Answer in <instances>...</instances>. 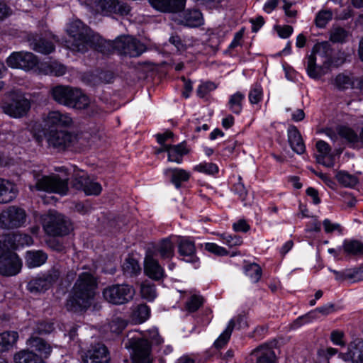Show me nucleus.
<instances>
[{
  "label": "nucleus",
  "mask_w": 363,
  "mask_h": 363,
  "mask_svg": "<svg viewBox=\"0 0 363 363\" xmlns=\"http://www.w3.org/2000/svg\"><path fill=\"white\" fill-rule=\"evenodd\" d=\"M328 46L326 43L317 44L314 46L312 53L308 57L306 72L311 78L318 79L325 74L323 67L316 65V56L320 55V52L328 50Z\"/></svg>",
  "instance_id": "nucleus-17"
},
{
  "label": "nucleus",
  "mask_w": 363,
  "mask_h": 363,
  "mask_svg": "<svg viewBox=\"0 0 363 363\" xmlns=\"http://www.w3.org/2000/svg\"><path fill=\"white\" fill-rule=\"evenodd\" d=\"M315 146L318 151L317 162L327 167H333L334 166V156L331 153L330 145L323 140H318Z\"/></svg>",
  "instance_id": "nucleus-25"
},
{
  "label": "nucleus",
  "mask_w": 363,
  "mask_h": 363,
  "mask_svg": "<svg viewBox=\"0 0 363 363\" xmlns=\"http://www.w3.org/2000/svg\"><path fill=\"white\" fill-rule=\"evenodd\" d=\"M354 77L352 74L341 73L334 79V85L340 90L352 89L356 87Z\"/></svg>",
  "instance_id": "nucleus-40"
},
{
  "label": "nucleus",
  "mask_w": 363,
  "mask_h": 363,
  "mask_svg": "<svg viewBox=\"0 0 363 363\" xmlns=\"http://www.w3.org/2000/svg\"><path fill=\"white\" fill-rule=\"evenodd\" d=\"M18 338L15 331L4 332L0 334V352L8 350L14 345Z\"/></svg>",
  "instance_id": "nucleus-43"
},
{
  "label": "nucleus",
  "mask_w": 363,
  "mask_h": 363,
  "mask_svg": "<svg viewBox=\"0 0 363 363\" xmlns=\"http://www.w3.org/2000/svg\"><path fill=\"white\" fill-rule=\"evenodd\" d=\"M111 47L119 55H127L130 57H138L145 50L143 44L131 36L117 38L111 43Z\"/></svg>",
  "instance_id": "nucleus-7"
},
{
  "label": "nucleus",
  "mask_w": 363,
  "mask_h": 363,
  "mask_svg": "<svg viewBox=\"0 0 363 363\" xmlns=\"http://www.w3.org/2000/svg\"><path fill=\"white\" fill-rule=\"evenodd\" d=\"M350 271L349 279L352 281H359L363 280V267L348 269Z\"/></svg>",
  "instance_id": "nucleus-64"
},
{
  "label": "nucleus",
  "mask_w": 363,
  "mask_h": 363,
  "mask_svg": "<svg viewBox=\"0 0 363 363\" xmlns=\"http://www.w3.org/2000/svg\"><path fill=\"white\" fill-rule=\"evenodd\" d=\"M337 134L354 147H359L360 144V134L358 135L354 130L345 125H340L337 128Z\"/></svg>",
  "instance_id": "nucleus-39"
},
{
  "label": "nucleus",
  "mask_w": 363,
  "mask_h": 363,
  "mask_svg": "<svg viewBox=\"0 0 363 363\" xmlns=\"http://www.w3.org/2000/svg\"><path fill=\"white\" fill-rule=\"evenodd\" d=\"M169 13H179L182 11L186 5V0H168L167 1Z\"/></svg>",
  "instance_id": "nucleus-56"
},
{
  "label": "nucleus",
  "mask_w": 363,
  "mask_h": 363,
  "mask_svg": "<svg viewBox=\"0 0 363 363\" xmlns=\"http://www.w3.org/2000/svg\"><path fill=\"white\" fill-rule=\"evenodd\" d=\"M217 235L219 237L223 243L228 245L230 247L240 246L242 243V238L237 235H231L229 233H218Z\"/></svg>",
  "instance_id": "nucleus-50"
},
{
  "label": "nucleus",
  "mask_w": 363,
  "mask_h": 363,
  "mask_svg": "<svg viewBox=\"0 0 363 363\" xmlns=\"http://www.w3.org/2000/svg\"><path fill=\"white\" fill-rule=\"evenodd\" d=\"M127 321L120 317H116L112 319L109 323V328L111 333L119 334L127 326Z\"/></svg>",
  "instance_id": "nucleus-55"
},
{
  "label": "nucleus",
  "mask_w": 363,
  "mask_h": 363,
  "mask_svg": "<svg viewBox=\"0 0 363 363\" xmlns=\"http://www.w3.org/2000/svg\"><path fill=\"white\" fill-rule=\"evenodd\" d=\"M203 298L198 294L192 295L186 303V308L189 312L197 311L203 304Z\"/></svg>",
  "instance_id": "nucleus-54"
},
{
  "label": "nucleus",
  "mask_w": 363,
  "mask_h": 363,
  "mask_svg": "<svg viewBox=\"0 0 363 363\" xmlns=\"http://www.w3.org/2000/svg\"><path fill=\"white\" fill-rule=\"evenodd\" d=\"M216 89V86L213 82H206L199 86L196 93L199 97L203 98L209 92L215 90Z\"/></svg>",
  "instance_id": "nucleus-59"
},
{
  "label": "nucleus",
  "mask_w": 363,
  "mask_h": 363,
  "mask_svg": "<svg viewBox=\"0 0 363 363\" xmlns=\"http://www.w3.org/2000/svg\"><path fill=\"white\" fill-rule=\"evenodd\" d=\"M38 69L44 74H52L57 77L62 76L67 71L65 65L52 60L40 62Z\"/></svg>",
  "instance_id": "nucleus-30"
},
{
  "label": "nucleus",
  "mask_w": 363,
  "mask_h": 363,
  "mask_svg": "<svg viewBox=\"0 0 363 363\" xmlns=\"http://www.w3.org/2000/svg\"><path fill=\"white\" fill-rule=\"evenodd\" d=\"M26 345L39 354L43 359L48 358L52 351V347L44 339L32 336L26 340Z\"/></svg>",
  "instance_id": "nucleus-24"
},
{
  "label": "nucleus",
  "mask_w": 363,
  "mask_h": 363,
  "mask_svg": "<svg viewBox=\"0 0 363 363\" xmlns=\"http://www.w3.org/2000/svg\"><path fill=\"white\" fill-rule=\"evenodd\" d=\"M44 135L48 147L58 150H65L76 140L74 135L64 130H46Z\"/></svg>",
  "instance_id": "nucleus-13"
},
{
  "label": "nucleus",
  "mask_w": 363,
  "mask_h": 363,
  "mask_svg": "<svg viewBox=\"0 0 363 363\" xmlns=\"http://www.w3.org/2000/svg\"><path fill=\"white\" fill-rule=\"evenodd\" d=\"M8 66L12 68L29 71L38 66V58L32 52H14L6 60Z\"/></svg>",
  "instance_id": "nucleus-14"
},
{
  "label": "nucleus",
  "mask_w": 363,
  "mask_h": 363,
  "mask_svg": "<svg viewBox=\"0 0 363 363\" xmlns=\"http://www.w3.org/2000/svg\"><path fill=\"white\" fill-rule=\"evenodd\" d=\"M193 170L208 175H215L218 172L219 168L215 163L203 162L195 165Z\"/></svg>",
  "instance_id": "nucleus-48"
},
{
  "label": "nucleus",
  "mask_w": 363,
  "mask_h": 363,
  "mask_svg": "<svg viewBox=\"0 0 363 363\" xmlns=\"http://www.w3.org/2000/svg\"><path fill=\"white\" fill-rule=\"evenodd\" d=\"M4 113L13 117L24 116L30 108V101L19 92H11L7 99L1 104Z\"/></svg>",
  "instance_id": "nucleus-6"
},
{
  "label": "nucleus",
  "mask_w": 363,
  "mask_h": 363,
  "mask_svg": "<svg viewBox=\"0 0 363 363\" xmlns=\"http://www.w3.org/2000/svg\"><path fill=\"white\" fill-rule=\"evenodd\" d=\"M245 274L249 277L251 282L257 283L262 277V269L259 264L256 263H250L244 266Z\"/></svg>",
  "instance_id": "nucleus-46"
},
{
  "label": "nucleus",
  "mask_w": 363,
  "mask_h": 363,
  "mask_svg": "<svg viewBox=\"0 0 363 363\" xmlns=\"http://www.w3.org/2000/svg\"><path fill=\"white\" fill-rule=\"evenodd\" d=\"M150 315V308L145 304H139L133 309L132 318L136 323L146 321Z\"/></svg>",
  "instance_id": "nucleus-42"
},
{
  "label": "nucleus",
  "mask_w": 363,
  "mask_h": 363,
  "mask_svg": "<svg viewBox=\"0 0 363 363\" xmlns=\"http://www.w3.org/2000/svg\"><path fill=\"white\" fill-rule=\"evenodd\" d=\"M75 89L71 86L59 85L53 87L50 92L52 99L58 104L69 107Z\"/></svg>",
  "instance_id": "nucleus-27"
},
{
  "label": "nucleus",
  "mask_w": 363,
  "mask_h": 363,
  "mask_svg": "<svg viewBox=\"0 0 363 363\" xmlns=\"http://www.w3.org/2000/svg\"><path fill=\"white\" fill-rule=\"evenodd\" d=\"M288 140L291 149L297 154H303L306 151V146L301 135L295 126L289 127L288 130Z\"/></svg>",
  "instance_id": "nucleus-34"
},
{
  "label": "nucleus",
  "mask_w": 363,
  "mask_h": 363,
  "mask_svg": "<svg viewBox=\"0 0 363 363\" xmlns=\"http://www.w3.org/2000/svg\"><path fill=\"white\" fill-rule=\"evenodd\" d=\"M245 95L241 92H236L231 95L228 103V108L235 114H240L242 110V101Z\"/></svg>",
  "instance_id": "nucleus-45"
},
{
  "label": "nucleus",
  "mask_w": 363,
  "mask_h": 363,
  "mask_svg": "<svg viewBox=\"0 0 363 363\" xmlns=\"http://www.w3.org/2000/svg\"><path fill=\"white\" fill-rule=\"evenodd\" d=\"M69 108L82 110L91 108V114L94 113L96 106L91 103L90 99L84 94L80 89H75L74 94H72V101L69 102Z\"/></svg>",
  "instance_id": "nucleus-26"
},
{
  "label": "nucleus",
  "mask_w": 363,
  "mask_h": 363,
  "mask_svg": "<svg viewBox=\"0 0 363 363\" xmlns=\"http://www.w3.org/2000/svg\"><path fill=\"white\" fill-rule=\"evenodd\" d=\"M96 286V281L90 273L83 272L79 274L67 300V309L77 312L88 308L95 296Z\"/></svg>",
  "instance_id": "nucleus-1"
},
{
  "label": "nucleus",
  "mask_w": 363,
  "mask_h": 363,
  "mask_svg": "<svg viewBox=\"0 0 363 363\" xmlns=\"http://www.w3.org/2000/svg\"><path fill=\"white\" fill-rule=\"evenodd\" d=\"M145 337H148L152 343L156 345H160L164 342V339L157 328L149 330L147 335H142L137 331L129 332L125 347L133 350L132 357L134 363H152L151 345Z\"/></svg>",
  "instance_id": "nucleus-2"
},
{
  "label": "nucleus",
  "mask_w": 363,
  "mask_h": 363,
  "mask_svg": "<svg viewBox=\"0 0 363 363\" xmlns=\"http://www.w3.org/2000/svg\"><path fill=\"white\" fill-rule=\"evenodd\" d=\"M164 150L168 155V161L180 164L183 161V157L188 154L189 150L185 143L178 145H164Z\"/></svg>",
  "instance_id": "nucleus-28"
},
{
  "label": "nucleus",
  "mask_w": 363,
  "mask_h": 363,
  "mask_svg": "<svg viewBox=\"0 0 363 363\" xmlns=\"http://www.w3.org/2000/svg\"><path fill=\"white\" fill-rule=\"evenodd\" d=\"M73 186L77 189L82 190L86 195L96 196L102 190L101 185L99 182L91 180L84 172L75 174Z\"/></svg>",
  "instance_id": "nucleus-18"
},
{
  "label": "nucleus",
  "mask_w": 363,
  "mask_h": 363,
  "mask_svg": "<svg viewBox=\"0 0 363 363\" xmlns=\"http://www.w3.org/2000/svg\"><path fill=\"white\" fill-rule=\"evenodd\" d=\"M334 311L333 305H327L322 307H319L314 311H311L304 316L299 317L297 318L292 325V328L296 329L300 327L304 323L311 322L312 320L318 318L317 315L318 313H322L324 315H328Z\"/></svg>",
  "instance_id": "nucleus-31"
},
{
  "label": "nucleus",
  "mask_w": 363,
  "mask_h": 363,
  "mask_svg": "<svg viewBox=\"0 0 363 363\" xmlns=\"http://www.w3.org/2000/svg\"><path fill=\"white\" fill-rule=\"evenodd\" d=\"M43 227L50 236H63L69 233L70 224L65 217L57 212L50 211L42 216Z\"/></svg>",
  "instance_id": "nucleus-5"
},
{
  "label": "nucleus",
  "mask_w": 363,
  "mask_h": 363,
  "mask_svg": "<svg viewBox=\"0 0 363 363\" xmlns=\"http://www.w3.org/2000/svg\"><path fill=\"white\" fill-rule=\"evenodd\" d=\"M109 355L106 347L98 343L89 350L83 359L84 363H108Z\"/></svg>",
  "instance_id": "nucleus-22"
},
{
  "label": "nucleus",
  "mask_w": 363,
  "mask_h": 363,
  "mask_svg": "<svg viewBox=\"0 0 363 363\" xmlns=\"http://www.w3.org/2000/svg\"><path fill=\"white\" fill-rule=\"evenodd\" d=\"M60 274L59 269L52 268L48 272L30 279L26 288L28 291L33 294L43 293L58 280Z\"/></svg>",
  "instance_id": "nucleus-9"
},
{
  "label": "nucleus",
  "mask_w": 363,
  "mask_h": 363,
  "mask_svg": "<svg viewBox=\"0 0 363 363\" xmlns=\"http://www.w3.org/2000/svg\"><path fill=\"white\" fill-rule=\"evenodd\" d=\"M18 194V186L13 182L0 177V204L11 202Z\"/></svg>",
  "instance_id": "nucleus-23"
},
{
  "label": "nucleus",
  "mask_w": 363,
  "mask_h": 363,
  "mask_svg": "<svg viewBox=\"0 0 363 363\" xmlns=\"http://www.w3.org/2000/svg\"><path fill=\"white\" fill-rule=\"evenodd\" d=\"M176 21L179 24L188 27H197L203 23L202 13L197 9L187 10Z\"/></svg>",
  "instance_id": "nucleus-29"
},
{
  "label": "nucleus",
  "mask_w": 363,
  "mask_h": 363,
  "mask_svg": "<svg viewBox=\"0 0 363 363\" xmlns=\"http://www.w3.org/2000/svg\"><path fill=\"white\" fill-rule=\"evenodd\" d=\"M104 298L113 305H123L130 301L135 295L134 288L125 284H112L102 292Z\"/></svg>",
  "instance_id": "nucleus-4"
},
{
  "label": "nucleus",
  "mask_w": 363,
  "mask_h": 363,
  "mask_svg": "<svg viewBox=\"0 0 363 363\" xmlns=\"http://www.w3.org/2000/svg\"><path fill=\"white\" fill-rule=\"evenodd\" d=\"M4 248H1L0 252V274L7 277L15 276L21 270L22 261L11 250Z\"/></svg>",
  "instance_id": "nucleus-10"
},
{
  "label": "nucleus",
  "mask_w": 363,
  "mask_h": 363,
  "mask_svg": "<svg viewBox=\"0 0 363 363\" xmlns=\"http://www.w3.org/2000/svg\"><path fill=\"white\" fill-rule=\"evenodd\" d=\"M177 235H170L154 245L147 252L152 256L159 257L162 259H170L174 255V245Z\"/></svg>",
  "instance_id": "nucleus-16"
},
{
  "label": "nucleus",
  "mask_w": 363,
  "mask_h": 363,
  "mask_svg": "<svg viewBox=\"0 0 363 363\" xmlns=\"http://www.w3.org/2000/svg\"><path fill=\"white\" fill-rule=\"evenodd\" d=\"M142 296L149 301H153L157 296L155 286L150 283H143L140 287Z\"/></svg>",
  "instance_id": "nucleus-53"
},
{
  "label": "nucleus",
  "mask_w": 363,
  "mask_h": 363,
  "mask_svg": "<svg viewBox=\"0 0 363 363\" xmlns=\"http://www.w3.org/2000/svg\"><path fill=\"white\" fill-rule=\"evenodd\" d=\"M25 259L29 268H35L45 263L48 255L42 250H29L26 252Z\"/></svg>",
  "instance_id": "nucleus-35"
},
{
  "label": "nucleus",
  "mask_w": 363,
  "mask_h": 363,
  "mask_svg": "<svg viewBox=\"0 0 363 363\" xmlns=\"http://www.w3.org/2000/svg\"><path fill=\"white\" fill-rule=\"evenodd\" d=\"M174 241L177 245L178 253L182 257L183 261L192 264L198 262L195 242L191 238L177 235V240Z\"/></svg>",
  "instance_id": "nucleus-15"
},
{
  "label": "nucleus",
  "mask_w": 363,
  "mask_h": 363,
  "mask_svg": "<svg viewBox=\"0 0 363 363\" xmlns=\"http://www.w3.org/2000/svg\"><path fill=\"white\" fill-rule=\"evenodd\" d=\"M145 274L150 279L158 281L163 279L164 270L152 254L147 252L144 260Z\"/></svg>",
  "instance_id": "nucleus-21"
},
{
  "label": "nucleus",
  "mask_w": 363,
  "mask_h": 363,
  "mask_svg": "<svg viewBox=\"0 0 363 363\" xmlns=\"http://www.w3.org/2000/svg\"><path fill=\"white\" fill-rule=\"evenodd\" d=\"M344 337V332L340 330H333L330 333V340L335 345L345 346Z\"/></svg>",
  "instance_id": "nucleus-61"
},
{
  "label": "nucleus",
  "mask_w": 363,
  "mask_h": 363,
  "mask_svg": "<svg viewBox=\"0 0 363 363\" xmlns=\"http://www.w3.org/2000/svg\"><path fill=\"white\" fill-rule=\"evenodd\" d=\"M30 46L33 50L45 55L50 54L55 50V46L51 42L43 38L30 41Z\"/></svg>",
  "instance_id": "nucleus-41"
},
{
  "label": "nucleus",
  "mask_w": 363,
  "mask_h": 363,
  "mask_svg": "<svg viewBox=\"0 0 363 363\" xmlns=\"http://www.w3.org/2000/svg\"><path fill=\"white\" fill-rule=\"evenodd\" d=\"M345 254L350 256H363V242L353 239H346L342 245Z\"/></svg>",
  "instance_id": "nucleus-36"
},
{
  "label": "nucleus",
  "mask_w": 363,
  "mask_h": 363,
  "mask_svg": "<svg viewBox=\"0 0 363 363\" xmlns=\"http://www.w3.org/2000/svg\"><path fill=\"white\" fill-rule=\"evenodd\" d=\"M0 241L4 249H10L12 251L20 247L29 246L33 243L31 236L27 234L12 233L0 235Z\"/></svg>",
  "instance_id": "nucleus-19"
},
{
  "label": "nucleus",
  "mask_w": 363,
  "mask_h": 363,
  "mask_svg": "<svg viewBox=\"0 0 363 363\" xmlns=\"http://www.w3.org/2000/svg\"><path fill=\"white\" fill-rule=\"evenodd\" d=\"M324 230L327 233H331L334 231L341 233L342 229L340 224L332 223L329 219H325L323 222Z\"/></svg>",
  "instance_id": "nucleus-63"
},
{
  "label": "nucleus",
  "mask_w": 363,
  "mask_h": 363,
  "mask_svg": "<svg viewBox=\"0 0 363 363\" xmlns=\"http://www.w3.org/2000/svg\"><path fill=\"white\" fill-rule=\"evenodd\" d=\"M333 18L330 10H320L315 16V23L318 28H324Z\"/></svg>",
  "instance_id": "nucleus-52"
},
{
  "label": "nucleus",
  "mask_w": 363,
  "mask_h": 363,
  "mask_svg": "<svg viewBox=\"0 0 363 363\" xmlns=\"http://www.w3.org/2000/svg\"><path fill=\"white\" fill-rule=\"evenodd\" d=\"M347 36V31L342 28H337L332 30L330 39L333 43H342Z\"/></svg>",
  "instance_id": "nucleus-58"
},
{
  "label": "nucleus",
  "mask_w": 363,
  "mask_h": 363,
  "mask_svg": "<svg viewBox=\"0 0 363 363\" xmlns=\"http://www.w3.org/2000/svg\"><path fill=\"white\" fill-rule=\"evenodd\" d=\"M252 354L257 358L256 363H275L276 354L273 349L263 345L255 349Z\"/></svg>",
  "instance_id": "nucleus-33"
},
{
  "label": "nucleus",
  "mask_w": 363,
  "mask_h": 363,
  "mask_svg": "<svg viewBox=\"0 0 363 363\" xmlns=\"http://www.w3.org/2000/svg\"><path fill=\"white\" fill-rule=\"evenodd\" d=\"M205 250L218 256H225L228 255V251L225 247L213 242L205 243Z\"/></svg>",
  "instance_id": "nucleus-57"
},
{
  "label": "nucleus",
  "mask_w": 363,
  "mask_h": 363,
  "mask_svg": "<svg viewBox=\"0 0 363 363\" xmlns=\"http://www.w3.org/2000/svg\"><path fill=\"white\" fill-rule=\"evenodd\" d=\"M234 328L235 320H230L224 331L215 340L213 343L214 347L217 349L224 347L228 342Z\"/></svg>",
  "instance_id": "nucleus-44"
},
{
  "label": "nucleus",
  "mask_w": 363,
  "mask_h": 363,
  "mask_svg": "<svg viewBox=\"0 0 363 363\" xmlns=\"http://www.w3.org/2000/svg\"><path fill=\"white\" fill-rule=\"evenodd\" d=\"M352 363H363V341L356 340L349 345V351L347 354Z\"/></svg>",
  "instance_id": "nucleus-38"
},
{
  "label": "nucleus",
  "mask_w": 363,
  "mask_h": 363,
  "mask_svg": "<svg viewBox=\"0 0 363 363\" xmlns=\"http://www.w3.org/2000/svg\"><path fill=\"white\" fill-rule=\"evenodd\" d=\"M249 101L252 105H258L263 99V89L260 84L252 86L248 94Z\"/></svg>",
  "instance_id": "nucleus-49"
},
{
  "label": "nucleus",
  "mask_w": 363,
  "mask_h": 363,
  "mask_svg": "<svg viewBox=\"0 0 363 363\" xmlns=\"http://www.w3.org/2000/svg\"><path fill=\"white\" fill-rule=\"evenodd\" d=\"M34 187L37 190L55 193L64 196L68 191V183L67 179H61L57 174H52L50 176H43L39 179Z\"/></svg>",
  "instance_id": "nucleus-12"
},
{
  "label": "nucleus",
  "mask_w": 363,
  "mask_h": 363,
  "mask_svg": "<svg viewBox=\"0 0 363 363\" xmlns=\"http://www.w3.org/2000/svg\"><path fill=\"white\" fill-rule=\"evenodd\" d=\"M233 189L235 194H238L241 201H245L247 192L244 184L242 182L240 176L238 177V182L233 186Z\"/></svg>",
  "instance_id": "nucleus-60"
},
{
  "label": "nucleus",
  "mask_w": 363,
  "mask_h": 363,
  "mask_svg": "<svg viewBox=\"0 0 363 363\" xmlns=\"http://www.w3.org/2000/svg\"><path fill=\"white\" fill-rule=\"evenodd\" d=\"M124 274L133 277L140 273L141 269L138 262L131 257L126 258L122 266Z\"/></svg>",
  "instance_id": "nucleus-47"
},
{
  "label": "nucleus",
  "mask_w": 363,
  "mask_h": 363,
  "mask_svg": "<svg viewBox=\"0 0 363 363\" xmlns=\"http://www.w3.org/2000/svg\"><path fill=\"white\" fill-rule=\"evenodd\" d=\"M70 40L67 47L74 51L84 52L91 45L89 30L80 20L70 21L66 28Z\"/></svg>",
  "instance_id": "nucleus-3"
},
{
  "label": "nucleus",
  "mask_w": 363,
  "mask_h": 363,
  "mask_svg": "<svg viewBox=\"0 0 363 363\" xmlns=\"http://www.w3.org/2000/svg\"><path fill=\"white\" fill-rule=\"evenodd\" d=\"M26 220L25 210L16 206H8L0 213V226L4 229L20 228L25 223Z\"/></svg>",
  "instance_id": "nucleus-8"
},
{
  "label": "nucleus",
  "mask_w": 363,
  "mask_h": 363,
  "mask_svg": "<svg viewBox=\"0 0 363 363\" xmlns=\"http://www.w3.org/2000/svg\"><path fill=\"white\" fill-rule=\"evenodd\" d=\"M13 360L15 363H45L42 357L28 350H22L16 353Z\"/></svg>",
  "instance_id": "nucleus-37"
},
{
  "label": "nucleus",
  "mask_w": 363,
  "mask_h": 363,
  "mask_svg": "<svg viewBox=\"0 0 363 363\" xmlns=\"http://www.w3.org/2000/svg\"><path fill=\"white\" fill-rule=\"evenodd\" d=\"M72 118L67 113L53 111L48 113L44 119L45 130H56V128H67L72 124Z\"/></svg>",
  "instance_id": "nucleus-20"
},
{
  "label": "nucleus",
  "mask_w": 363,
  "mask_h": 363,
  "mask_svg": "<svg viewBox=\"0 0 363 363\" xmlns=\"http://www.w3.org/2000/svg\"><path fill=\"white\" fill-rule=\"evenodd\" d=\"M91 6L97 13L104 16L112 14L127 15L130 7L118 0H91Z\"/></svg>",
  "instance_id": "nucleus-11"
},
{
  "label": "nucleus",
  "mask_w": 363,
  "mask_h": 363,
  "mask_svg": "<svg viewBox=\"0 0 363 363\" xmlns=\"http://www.w3.org/2000/svg\"><path fill=\"white\" fill-rule=\"evenodd\" d=\"M337 180L346 187H354L358 182L357 178L347 172L340 171L336 174Z\"/></svg>",
  "instance_id": "nucleus-51"
},
{
  "label": "nucleus",
  "mask_w": 363,
  "mask_h": 363,
  "mask_svg": "<svg viewBox=\"0 0 363 363\" xmlns=\"http://www.w3.org/2000/svg\"><path fill=\"white\" fill-rule=\"evenodd\" d=\"M164 173L177 189L180 188L182 184L187 182L191 177L190 172L182 168L167 169Z\"/></svg>",
  "instance_id": "nucleus-32"
},
{
  "label": "nucleus",
  "mask_w": 363,
  "mask_h": 363,
  "mask_svg": "<svg viewBox=\"0 0 363 363\" xmlns=\"http://www.w3.org/2000/svg\"><path fill=\"white\" fill-rule=\"evenodd\" d=\"M54 330V325L52 323L41 322L37 324L35 333L43 335L50 333Z\"/></svg>",
  "instance_id": "nucleus-62"
}]
</instances>
